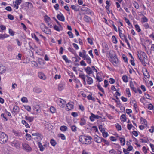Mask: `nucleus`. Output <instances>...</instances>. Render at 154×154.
I'll return each instance as SVG.
<instances>
[{"label": "nucleus", "instance_id": "f257e3e1", "mask_svg": "<svg viewBox=\"0 0 154 154\" xmlns=\"http://www.w3.org/2000/svg\"><path fill=\"white\" fill-rule=\"evenodd\" d=\"M92 138L89 136H81L79 137V141L82 143L85 144H89L91 142Z\"/></svg>", "mask_w": 154, "mask_h": 154}, {"label": "nucleus", "instance_id": "f03ea898", "mask_svg": "<svg viewBox=\"0 0 154 154\" xmlns=\"http://www.w3.org/2000/svg\"><path fill=\"white\" fill-rule=\"evenodd\" d=\"M8 140V137L4 132L0 131V143L4 144Z\"/></svg>", "mask_w": 154, "mask_h": 154}, {"label": "nucleus", "instance_id": "7ed1b4c3", "mask_svg": "<svg viewBox=\"0 0 154 154\" xmlns=\"http://www.w3.org/2000/svg\"><path fill=\"white\" fill-rule=\"evenodd\" d=\"M42 31L47 34H50L51 32L50 29H48L45 24H42L41 26Z\"/></svg>", "mask_w": 154, "mask_h": 154}, {"label": "nucleus", "instance_id": "20e7f679", "mask_svg": "<svg viewBox=\"0 0 154 154\" xmlns=\"http://www.w3.org/2000/svg\"><path fill=\"white\" fill-rule=\"evenodd\" d=\"M23 149L27 152H30L32 150V148L27 144L25 143H23L22 144Z\"/></svg>", "mask_w": 154, "mask_h": 154}, {"label": "nucleus", "instance_id": "39448f33", "mask_svg": "<svg viewBox=\"0 0 154 154\" xmlns=\"http://www.w3.org/2000/svg\"><path fill=\"white\" fill-rule=\"evenodd\" d=\"M90 114L91 116L89 117V119L92 122H93L94 121V119H99L100 118H102L101 116L98 115H94L92 113H90Z\"/></svg>", "mask_w": 154, "mask_h": 154}, {"label": "nucleus", "instance_id": "423d86ee", "mask_svg": "<svg viewBox=\"0 0 154 154\" xmlns=\"http://www.w3.org/2000/svg\"><path fill=\"white\" fill-rule=\"evenodd\" d=\"M57 103L60 107L63 108L65 106L66 102L65 100L60 99L57 101Z\"/></svg>", "mask_w": 154, "mask_h": 154}, {"label": "nucleus", "instance_id": "0eeeda50", "mask_svg": "<svg viewBox=\"0 0 154 154\" xmlns=\"http://www.w3.org/2000/svg\"><path fill=\"white\" fill-rule=\"evenodd\" d=\"M118 31L119 35L120 38L122 40H124L127 38L126 36L124 34L122 33V31L120 29V28L119 27H118Z\"/></svg>", "mask_w": 154, "mask_h": 154}, {"label": "nucleus", "instance_id": "6e6552de", "mask_svg": "<svg viewBox=\"0 0 154 154\" xmlns=\"http://www.w3.org/2000/svg\"><path fill=\"white\" fill-rule=\"evenodd\" d=\"M11 145L13 146L18 148L20 147V143L18 141L15 140L11 143Z\"/></svg>", "mask_w": 154, "mask_h": 154}, {"label": "nucleus", "instance_id": "1a4fd4ad", "mask_svg": "<svg viewBox=\"0 0 154 154\" xmlns=\"http://www.w3.org/2000/svg\"><path fill=\"white\" fill-rule=\"evenodd\" d=\"M81 10L82 11L86 12V14H91L92 13V11L91 10L87 8H86L84 7H83L81 8Z\"/></svg>", "mask_w": 154, "mask_h": 154}, {"label": "nucleus", "instance_id": "9d476101", "mask_svg": "<svg viewBox=\"0 0 154 154\" xmlns=\"http://www.w3.org/2000/svg\"><path fill=\"white\" fill-rule=\"evenodd\" d=\"M103 138L99 137L97 135H96L94 137V140L95 142L98 143H100L103 141Z\"/></svg>", "mask_w": 154, "mask_h": 154}, {"label": "nucleus", "instance_id": "9b49d317", "mask_svg": "<svg viewBox=\"0 0 154 154\" xmlns=\"http://www.w3.org/2000/svg\"><path fill=\"white\" fill-rule=\"evenodd\" d=\"M66 107L68 110L73 109L74 107L73 103L72 102H69L66 105Z\"/></svg>", "mask_w": 154, "mask_h": 154}, {"label": "nucleus", "instance_id": "f8f14e48", "mask_svg": "<svg viewBox=\"0 0 154 154\" xmlns=\"http://www.w3.org/2000/svg\"><path fill=\"white\" fill-rule=\"evenodd\" d=\"M85 69L86 73L88 75H89L90 74L93 73V71L92 70L91 68L89 66L87 67Z\"/></svg>", "mask_w": 154, "mask_h": 154}, {"label": "nucleus", "instance_id": "ddd939ff", "mask_svg": "<svg viewBox=\"0 0 154 154\" xmlns=\"http://www.w3.org/2000/svg\"><path fill=\"white\" fill-rule=\"evenodd\" d=\"M57 17V19L60 21H64L65 20L64 17L61 13H60V14H58Z\"/></svg>", "mask_w": 154, "mask_h": 154}, {"label": "nucleus", "instance_id": "4468645a", "mask_svg": "<svg viewBox=\"0 0 154 154\" xmlns=\"http://www.w3.org/2000/svg\"><path fill=\"white\" fill-rule=\"evenodd\" d=\"M38 75L39 77L43 80H45L46 79V77L44 74L42 72H38Z\"/></svg>", "mask_w": 154, "mask_h": 154}, {"label": "nucleus", "instance_id": "2eb2a0df", "mask_svg": "<svg viewBox=\"0 0 154 154\" xmlns=\"http://www.w3.org/2000/svg\"><path fill=\"white\" fill-rule=\"evenodd\" d=\"M25 119L29 122H31L34 120V117L32 116H25Z\"/></svg>", "mask_w": 154, "mask_h": 154}, {"label": "nucleus", "instance_id": "dca6fc26", "mask_svg": "<svg viewBox=\"0 0 154 154\" xmlns=\"http://www.w3.org/2000/svg\"><path fill=\"white\" fill-rule=\"evenodd\" d=\"M130 87L134 91L135 93H137V91L135 87H134V85L133 82L132 81H130Z\"/></svg>", "mask_w": 154, "mask_h": 154}, {"label": "nucleus", "instance_id": "f3484780", "mask_svg": "<svg viewBox=\"0 0 154 154\" xmlns=\"http://www.w3.org/2000/svg\"><path fill=\"white\" fill-rule=\"evenodd\" d=\"M71 8L75 11H77L79 10V5H72L71 6Z\"/></svg>", "mask_w": 154, "mask_h": 154}, {"label": "nucleus", "instance_id": "a211bd4d", "mask_svg": "<svg viewBox=\"0 0 154 154\" xmlns=\"http://www.w3.org/2000/svg\"><path fill=\"white\" fill-rule=\"evenodd\" d=\"M86 77L87 78V82L88 84L91 85L93 83V80L88 75H86Z\"/></svg>", "mask_w": 154, "mask_h": 154}, {"label": "nucleus", "instance_id": "6ab92c4d", "mask_svg": "<svg viewBox=\"0 0 154 154\" xmlns=\"http://www.w3.org/2000/svg\"><path fill=\"white\" fill-rule=\"evenodd\" d=\"M32 135L33 136H37L38 137H36V139H38L39 140H42V138L40 137L41 134H39V133H32Z\"/></svg>", "mask_w": 154, "mask_h": 154}, {"label": "nucleus", "instance_id": "aec40b11", "mask_svg": "<svg viewBox=\"0 0 154 154\" xmlns=\"http://www.w3.org/2000/svg\"><path fill=\"white\" fill-rule=\"evenodd\" d=\"M33 91L36 93H39L42 91L41 89L38 88L37 87H35L33 89Z\"/></svg>", "mask_w": 154, "mask_h": 154}, {"label": "nucleus", "instance_id": "412c9836", "mask_svg": "<svg viewBox=\"0 0 154 154\" xmlns=\"http://www.w3.org/2000/svg\"><path fill=\"white\" fill-rule=\"evenodd\" d=\"M20 110L18 106H14L13 108V111L16 113H18Z\"/></svg>", "mask_w": 154, "mask_h": 154}, {"label": "nucleus", "instance_id": "4be33fe9", "mask_svg": "<svg viewBox=\"0 0 154 154\" xmlns=\"http://www.w3.org/2000/svg\"><path fill=\"white\" fill-rule=\"evenodd\" d=\"M22 123L25 125V126L27 128H30V126L27 122L25 120H22L21 121Z\"/></svg>", "mask_w": 154, "mask_h": 154}, {"label": "nucleus", "instance_id": "5701e85b", "mask_svg": "<svg viewBox=\"0 0 154 154\" xmlns=\"http://www.w3.org/2000/svg\"><path fill=\"white\" fill-rule=\"evenodd\" d=\"M86 123L85 119L84 118H81L80 122V125L81 126H83L85 125Z\"/></svg>", "mask_w": 154, "mask_h": 154}, {"label": "nucleus", "instance_id": "b1692460", "mask_svg": "<svg viewBox=\"0 0 154 154\" xmlns=\"http://www.w3.org/2000/svg\"><path fill=\"white\" fill-rule=\"evenodd\" d=\"M6 71L5 67L3 66H0V73L2 74Z\"/></svg>", "mask_w": 154, "mask_h": 154}, {"label": "nucleus", "instance_id": "393cba45", "mask_svg": "<svg viewBox=\"0 0 154 154\" xmlns=\"http://www.w3.org/2000/svg\"><path fill=\"white\" fill-rule=\"evenodd\" d=\"M143 62H141L142 65L144 66H146V61L148 60V57L146 55L145 57H143Z\"/></svg>", "mask_w": 154, "mask_h": 154}, {"label": "nucleus", "instance_id": "a878e982", "mask_svg": "<svg viewBox=\"0 0 154 154\" xmlns=\"http://www.w3.org/2000/svg\"><path fill=\"white\" fill-rule=\"evenodd\" d=\"M39 148H40V150L41 151H43L44 149L45 148L42 145L40 142H39L38 143Z\"/></svg>", "mask_w": 154, "mask_h": 154}, {"label": "nucleus", "instance_id": "bb28decb", "mask_svg": "<svg viewBox=\"0 0 154 154\" xmlns=\"http://www.w3.org/2000/svg\"><path fill=\"white\" fill-rule=\"evenodd\" d=\"M84 20L86 22H89L91 20V18L88 16L85 15L83 18Z\"/></svg>", "mask_w": 154, "mask_h": 154}, {"label": "nucleus", "instance_id": "cd10ccee", "mask_svg": "<svg viewBox=\"0 0 154 154\" xmlns=\"http://www.w3.org/2000/svg\"><path fill=\"white\" fill-rule=\"evenodd\" d=\"M9 36V35L6 34H0V39H3L4 38L8 37Z\"/></svg>", "mask_w": 154, "mask_h": 154}, {"label": "nucleus", "instance_id": "c85d7f7f", "mask_svg": "<svg viewBox=\"0 0 154 154\" xmlns=\"http://www.w3.org/2000/svg\"><path fill=\"white\" fill-rule=\"evenodd\" d=\"M64 84L63 83H60L58 85V89L60 91H61L64 88Z\"/></svg>", "mask_w": 154, "mask_h": 154}, {"label": "nucleus", "instance_id": "c756f323", "mask_svg": "<svg viewBox=\"0 0 154 154\" xmlns=\"http://www.w3.org/2000/svg\"><path fill=\"white\" fill-rule=\"evenodd\" d=\"M125 115L123 114L121 116V119L122 122H125L126 121Z\"/></svg>", "mask_w": 154, "mask_h": 154}, {"label": "nucleus", "instance_id": "7c9ffc66", "mask_svg": "<svg viewBox=\"0 0 154 154\" xmlns=\"http://www.w3.org/2000/svg\"><path fill=\"white\" fill-rule=\"evenodd\" d=\"M123 81L126 83L128 82V77L126 75H123L122 77Z\"/></svg>", "mask_w": 154, "mask_h": 154}, {"label": "nucleus", "instance_id": "2f4dec72", "mask_svg": "<svg viewBox=\"0 0 154 154\" xmlns=\"http://www.w3.org/2000/svg\"><path fill=\"white\" fill-rule=\"evenodd\" d=\"M60 129L63 131H65L67 130V128L66 126H62L60 127Z\"/></svg>", "mask_w": 154, "mask_h": 154}, {"label": "nucleus", "instance_id": "473e14b6", "mask_svg": "<svg viewBox=\"0 0 154 154\" xmlns=\"http://www.w3.org/2000/svg\"><path fill=\"white\" fill-rule=\"evenodd\" d=\"M133 5L136 9H138L139 8V5L138 3L136 1H134L133 3Z\"/></svg>", "mask_w": 154, "mask_h": 154}, {"label": "nucleus", "instance_id": "72a5a7b5", "mask_svg": "<svg viewBox=\"0 0 154 154\" xmlns=\"http://www.w3.org/2000/svg\"><path fill=\"white\" fill-rule=\"evenodd\" d=\"M119 139L120 143L121 144H122V145L124 146L125 145V139L122 137H120Z\"/></svg>", "mask_w": 154, "mask_h": 154}, {"label": "nucleus", "instance_id": "f704fd0d", "mask_svg": "<svg viewBox=\"0 0 154 154\" xmlns=\"http://www.w3.org/2000/svg\"><path fill=\"white\" fill-rule=\"evenodd\" d=\"M142 124H143L145 125H147V121L146 120L143 118L142 117H141L140 118Z\"/></svg>", "mask_w": 154, "mask_h": 154}, {"label": "nucleus", "instance_id": "c9c22d12", "mask_svg": "<svg viewBox=\"0 0 154 154\" xmlns=\"http://www.w3.org/2000/svg\"><path fill=\"white\" fill-rule=\"evenodd\" d=\"M45 20L46 23H48L50 22L51 19L50 18L47 16H45Z\"/></svg>", "mask_w": 154, "mask_h": 154}, {"label": "nucleus", "instance_id": "e433bc0d", "mask_svg": "<svg viewBox=\"0 0 154 154\" xmlns=\"http://www.w3.org/2000/svg\"><path fill=\"white\" fill-rule=\"evenodd\" d=\"M112 39L114 43L116 44L117 43V40L115 36L113 35L112 36Z\"/></svg>", "mask_w": 154, "mask_h": 154}, {"label": "nucleus", "instance_id": "4c0bfd02", "mask_svg": "<svg viewBox=\"0 0 154 154\" xmlns=\"http://www.w3.org/2000/svg\"><path fill=\"white\" fill-rule=\"evenodd\" d=\"M50 112L52 113H55L56 111V109L53 106H51L50 107Z\"/></svg>", "mask_w": 154, "mask_h": 154}, {"label": "nucleus", "instance_id": "58836bf2", "mask_svg": "<svg viewBox=\"0 0 154 154\" xmlns=\"http://www.w3.org/2000/svg\"><path fill=\"white\" fill-rule=\"evenodd\" d=\"M62 58L64 60L65 62L66 63H69L70 60H69L66 56V55H63L62 56Z\"/></svg>", "mask_w": 154, "mask_h": 154}, {"label": "nucleus", "instance_id": "ea45409f", "mask_svg": "<svg viewBox=\"0 0 154 154\" xmlns=\"http://www.w3.org/2000/svg\"><path fill=\"white\" fill-rule=\"evenodd\" d=\"M97 87H98V89L100 91H101L103 93H104V90L101 87L100 85L99 84H98L97 85Z\"/></svg>", "mask_w": 154, "mask_h": 154}, {"label": "nucleus", "instance_id": "a19ab883", "mask_svg": "<svg viewBox=\"0 0 154 154\" xmlns=\"http://www.w3.org/2000/svg\"><path fill=\"white\" fill-rule=\"evenodd\" d=\"M32 38H34L38 42H39V40L35 34L32 35Z\"/></svg>", "mask_w": 154, "mask_h": 154}, {"label": "nucleus", "instance_id": "79ce46f5", "mask_svg": "<svg viewBox=\"0 0 154 154\" xmlns=\"http://www.w3.org/2000/svg\"><path fill=\"white\" fill-rule=\"evenodd\" d=\"M9 33L10 35L12 36H13L14 35L15 32L13 31L11 29H9Z\"/></svg>", "mask_w": 154, "mask_h": 154}, {"label": "nucleus", "instance_id": "37998d69", "mask_svg": "<svg viewBox=\"0 0 154 154\" xmlns=\"http://www.w3.org/2000/svg\"><path fill=\"white\" fill-rule=\"evenodd\" d=\"M50 143L54 146H55L56 144L55 141L54 139H51V140Z\"/></svg>", "mask_w": 154, "mask_h": 154}, {"label": "nucleus", "instance_id": "c03bdc74", "mask_svg": "<svg viewBox=\"0 0 154 154\" xmlns=\"http://www.w3.org/2000/svg\"><path fill=\"white\" fill-rule=\"evenodd\" d=\"M7 49L8 51H12L13 50V48L12 46L11 45H8V46Z\"/></svg>", "mask_w": 154, "mask_h": 154}, {"label": "nucleus", "instance_id": "a18cd8bd", "mask_svg": "<svg viewBox=\"0 0 154 154\" xmlns=\"http://www.w3.org/2000/svg\"><path fill=\"white\" fill-rule=\"evenodd\" d=\"M109 82L111 84H113L115 83V81L114 79L112 78H110L109 79Z\"/></svg>", "mask_w": 154, "mask_h": 154}, {"label": "nucleus", "instance_id": "49530a36", "mask_svg": "<svg viewBox=\"0 0 154 154\" xmlns=\"http://www.w3.org/2000/svg\"><path fill=\"white\" fill-rule=\"evenodd\" d=\"M21 101L23 103L27 102H28V100L27 98L25 97H23L21 98Z\"/></svg>", "mask_w": 154, "mask_h": 154}, {"label": "nucleus", "instance_id": "de8ad7c7", "mask_svg": "<svg viewBox=\"0 0 154 154\" xmlns=\"http://www.w3.org/2000/svg\"><path fill=\"white\" fill-rule=\"evenodd\" d=\"M116 128L118 130H121V126L118 123H117L115 125Z\"/></svg>", "mask_w": 154, "mask_h": 154}, {"label": "nucleus", "instance_id": "09e8293b", "mask_svg": "<svg viewBox=\"0 0 154 154\" xmlns=\"http://www.w3.org/2000/svg\"><path fill=\"white\" fill-rule=\"evenodd\" d=\"M135 27L137 31L138 32H140L141 29L138 25H137V24L136 25H135Z\"/></svg>", "mask_w": 154, "mask_h": 154}, {"label": "nucleus", "instance_id": "8fccbe9b", "mask_svg": "<svg viewBox=\"0 0 154 154\" xmlns=\"http://www.w3.org/2000/svg\"><path fill=\"white\" fill-rule=\"evenodd\" d=\"M26 139L27 140H30L31 138V135L28 134H26Z\"/></svg>", "mask_w": 154, "mask_h": 154}, {"label": "nucleus", "instance_id": "3c124183", "mask_svg": "<svg viewBox=\"0 0 154 154\" xmlns=\"http://www.w3.org/2000/svg\"><path fill=\"white\" fill-rule=\"evenodd\" d=\"M72 130L73 132H75L76 131L77 127L75 125H73L71 127Z\"/></svg>", "mask_w": 154, "mask_h": 154}, {"label": "nucleus", "instance_id": "603ef678", "mask_svg": "<svg viewBox=\"0 0 154 154\" xmlns=\"http://www.w3.org/2000/svg\"><path fill=\"white\" fill-rule=\"evenodd\" d=\"M25 108L29 112H30L31 110V107L28 105H26L24 106Z\"/></svg>", "mask_w": 154, "mask_h": 154}, {"label": "nucleus", "instance_id": "864d4df0", "mask_svg": "<svg viewBox=\"0 0 154 154\" xmlns=\"http://www.w3.org/2000/svg\"><path fill=\"white\" fill-rule=\"evenodd\" d=\"M34 110L35 111H36V112H40V110L38 106L35 107L34 108Z\"/></svg>", "mask_w": 154, "mask_h": 154}, {"label": "nucleus", "instance_id": "5fc2aeb1", "mask_svg": "<svg viewBox=\"0 0 154 154\" xmlns=\"http://www.w3.org/2000/svg\"><path fill=\"white\" fill-rule=\"evenodd\" d=\"M112 59L113 60V62L115 63L116 64L118 63L116 57H115L114 56V57H113Z\"/></svg>", "mask_w": 154, "mask_h": 154}, {"label": "nucleus", "instance_id": "6e6d98bb", "mask_svg": "<svg viewBox=\"0 0 154 154\" xmlns=\"http://www.w3.org/2000/svg\"><path fill=\"white\" fill-rule=\"evenodd\" d=\"M147 108L149 110H152L153 108V106L151 104H148Z\"/></svg>", "mask_w": 154, "mask_h": 154}, {"label": "nucleus", "instance_id": "4d7b16f0", "mask_svg": "<svg viewBox=\"0 0 154 154\" xmlns=\"http://www.w3.org/2000/svg\"><path fill=\"white\" fill-rule=\"evenodd\" d=\"M126 92L127 93V94H128V97H130V96H131V93H130V89L128 88H126Z\"/></svg>", "mask_w": 154, "mask_h": 154}, {"label": "nucleus", "instance_id": "13d9d810", "mask_svg": "<svg viewBox=\"0 0 154 154\" xmlns=\"http://www.w3.org/2000/svg\"><path fill=\"white\" fill-rule=\"evenodd\" d=\"M70 38H72L73 37V33L70 31L68 32L67 33Z\"/></svg>", "mask_w": 154, "mask_h": 154}, {"label": "nucleus", "instance_id": "bf43d9fd", "mask_svg": "<svg viewBox=\"0 0 154 154\" xmlns=\"http://www.w3.org/2000/svg\"><path fill=\"white\" fill-rule=\"evenodd\" d=\"M124 20H125V21L126 23H127L128 25L130 26L131 25V23H130L129 20L128 18H127L126 17H124Z\"/></svg>", "mask_w": 154, "mask_h": 154}, {"label": "nucleus", "instance_id": "052dcab7", "mask_svg": "<svg viewBox=\"0 0 154 154\" xmlns=\"http://www.w3.org/2000/svg\"><path fill=\"white\" fill-rule=\"evenodd\" d=\"M102 134L103 136V137H105L106 138L107 137L108 135L107 132L103 131L102 132Z\"/></svg>", "mask_w": 154, "mask_h": 154}, {"label": "nucleus", "instance_id": "680f3d73", "mask_svg": "<svg viewBox=\"0 0 154 154\" xmlns=\"http://www.w3.org/2000/svg\"><path fill=\"white\" fill-rule=\"evenodd\" d=\"M79 77L83 80L86 79L85 77L86 76L84 74H80Z\"/></svg>", "mask_w": 154, "mask_h": 154}, {"label": "nucleus", "instance_id": "e2e57ef3", "mask_svg": "<svg viewBox=\"0 0 154 154\" xmlns=\"http://www.w3.org/2000/svg\"><path fill=\"white\" fill-rule=\"evenodd\" d=\"M8 19L10 20H13L14 19V16L11 14H8Z\"/></svg>", "mask_w": 154, "mask_h": 154}, {"label": "nucleus", "instance_id": "0e129e2a", "mask_svg": "<svg viewBox=\"0 0 154 154\" xmlns=\"http://www.w3.org/2000/svg\"><path fill=\"white\" fill-rule=\"evenodd\" d=\"M86 60L87 63L89 64H91V58L89 57L88 58H87V59L86 58Z\"/></svg>", "mask_w": 154, "mask_h": 154}, {"label": "nucleus", "instance_id": "69168bd1", "mask_svg": "<svg viewBox=\"0 0 154 154\" xmlns=\"http://www.w3.org/2000/svg\"><path fill=\"white\" fill-rule=\"evenodd\" d=\"M113 51H110L109 53V57L111 58V59H112V58L114 57V56H113Z\"/></svg>", "mask_w": 154, "mask_h": 154}, {"label": "nucleus", "instance_id": "338daca9", "mask_svg": "<svg viewBox=\"0 0 154 154\" xmlns=\"http://www.w3.org/2000/svg\"><path fill=\"white\" fill-rule=\"evenodd\" d=\"M109 152L111 154H117L116 151L113 149H112L109 151Z\"/></svg>", "mask_w": 154, "mask_h": 154}, {"label": "nucleus", "instance_id": "774afa93", "mask_svg": "<svg viewBox=\"0 0 154 154\" xmlns=\"http://www.w3.org/2000/svg\"><path fill=\"white\" fill-rule=\"evenodd\" d=\"M152 129H149V131L151 133H153L154 132V126H152L151 127Z\"/></svg>", "mask_w": 154, "mask_h": 154}]
</instances>
